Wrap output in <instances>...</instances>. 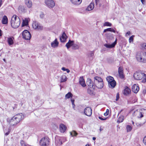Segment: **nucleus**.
<instances>
[{
    "label": "nucleus",
    "mask_w": 146,
    "mask_h": 146,
    "mask_svg": "<svg viewBox=\"0 0 146 146\" xmlns=\"http://www.w3.org/2000/svg\"><path fill=\"white\" fill-rule=\"evenodd\" d=\"M20 24V20L19 17L16 15H14L12 17L11 21V25L14 28L18 27Z\"/></svg>",
    "instance_id": "obj_1"
},
{
    "label": "nucleus",
    "mask_w": 146,
    "mask_h": 146,
    "mask_svg": "<svg viewBox=\"0 0 146 146\" xmlns=\"http://www.w3.org/2000/svg\"><path fill=\"white\" fill-rule=\"evenodd\" d=\"M106 79L108 82L109 87L111 88H114L116 85V82L114 80L113 78L110 76H108Z\"/></svg>",
    "instance_id": "obj_2"
},
{
    "label": "nucleus",
    "mask_w": 146,
    "mask_h": 146,
    "mask_svg": "<svg viewBox=\"0 0 146 146\" xmlns=\"http://www.w3.org/2000/svg\"><path fill=\"white\" fill-rule=\"evenodd\" d=\"M49 138L45 137L41 139L40 141V144L41 146H46L49 145Z\"/></svg>",
    "instance_id": "obj_3"
},
{
    "label": "nucleus",
    "mask_w": 146,
    "mask_h": 146,
    "mask_svg": "<svg viewBox=\"0 0 146 146\" xmlns=\"http://www.w3.org/2000/svg\"><path fill=\"white\" fill-rule=\"evenodd\" d=\"M145 74L143 73L137 72L134 74L133 77L135 80H140L144 78Z\"/></svg>",
    "instance_id": "obj_4"
},
{
    "label": "nucleus",
    "mask_w": 146,
    "mask_h": 146,
    "mask_svg": "<svg viewBox=\"0 0 146 146\" xmlns=\"http://www.w3.org/2000/svg\"><path fill=\"white\" fill-rule=\"evenodd\" d=\"M32 26L34 29L38 30H42L43 28V26L36 21L33 22Z\"/></svg>",
    "instance_id": "obj_5"
},
{
    "label": "nucleus",
    "mask_w": 146,
    "mask_h": 146,
    "mask_svg": "<svg viewBox=\"0 0 146 146\" xmlns=\"http://www.w3.org/2000/svg\"><path fill=\"white\" fill-rule=\"evenodd\" d=\"M23 38L25 40H29L31 38V35L27 30H24L22 33Z\"/></svg>",
    "instance_id": "obj_6"
},
{
    "label": "nucleus",
    "mask_w": 146,
    "mask_h": 146,
    "mask_svg": "<svg viewBox=\"0 0 146 146\" xmlns=\"http://www.w3.org/2000/svg\"><path fill=\"white\" fill-rule=\"evenodd\" d=\"M45 3L46 6L50 9L53 8L55 5V3L53 0H45Z\"/></svg>",
    "instance_id": "obj_7"
},
{
    "label": "nucleus",
    "mask_w": 146,
    "mask_h": 146,
    "mask_svg": "<svg viewBox=\"0 0 146 146\" xmlns=\"http://www.w3.org/2000/svg\"><path fill=\"white\" fill-rule=\"evenodd\" d=\"M22 115V113L17 114L13 117V118L15 119L17 122L18 123L23 119V116Z\"/></svg>",
    "instance_id": "obj_8"
},
{
    "label": "nucleus",
    "mask_w": 146,
    "mask_h": 146,
    "mask_svg": "<svg viewBox=\"0 0 146 146\" xmlns=\"http://www.w3.org/2000/svg\"><path fill=\"white\" fill-rule=\"evenodd\" d=\"M84 113L85 115L88 116H90L92 114V110L90 107H87L84 110Z\"/></svg>",
    "instance_id": "obj_9"
},
{
    "label": "nucleus",
    "mask_w": 146,
    "mask_h": 146,
    "mask_svg": "<svg viewBox=\"0 0 146 146\" xmlns=\"http://www.w3.org/2000/svg\"><path fill=\"white\" fill-rule=\"evenodd\" d=\"M118 73L119 77L121 79L124 78L125 77V75L123 72V68L122 67L120 66L118 68Z\"/></svg>",
    "instance_id": "obj_10"
},
{
    "label": "nucleus",
    "mask_w": 146,
    "mask_h": 146,
    "mask_svg": "<svg viewBox=\"0 0 146 146\" xmlns=\"http://www.w3.org/2000/svg\"><path fill=\"white\" fill-rule=\"evenodd\" d=\"M142 54L143 52H139L137 53L136 55V58L138 61L142 62Z\"/></svg>",
    "instance_id": "obj_11"
},
{
    "label": "nucleus",
    "mask_w": 146,
    "mask_h": 146,
    "mask_svg": "<svg viewBox=\"0 0 146 146\" xmlns=\"http://www.w3.org/2000/svg\"><path fill=\"white\" fill-rule=\"evenodd\" d=\"M86 83L88 86L90 88H94L95 86L94 85V84L93 83L92 81L90 78H88L86 81Z\"/></svg>",
    "instance_id": "obj_12"
},
{
    "label": "nucleus",
    "mask_w": 146,
    "mask_h": 146,
    "mask_svg": "<svg viewBox=\"0 0 146 146\" xmlns=\"http://www.w3.org/2000/svg\"><path fill=\"white\" fill-rule=\"evenodd\" d=\"M139 88L137 84H135L132 87V90L135 93H137L139 91Z\"/></svg>",
    "instance_id": "obj_13"
},
{
    "label": "nucleus",
    "mask_w": 146,
    "mask_h": 146,
    "mask_svg": "<svg viewBox=\"0 0 146 146\" xmlns=\"http://www.w3.org/2000/svg\"><path fill=\"white\" fill-rule=\"evenodd\" d=\"M79 83L82 86L84 87L86 86V84L83 77H81L79 79Z\"/></svg>",
    "instance_id": "obj_14"
},
{
    "label": "nucleus",
    "mask_w": 146,
    "mask_h": 146,
    "mask_svg": "<svg viewBox=\"0 0 146 146\" xmlns=\"http://www.w3.org/2000/svg\"><path fill=\"white\" fill-rule=\"evenodd\" d=\"M60 130L61 133H64L66 129V127L64 124L61 123L60 125Z\"/></svg>",
    "instance_id": "obj_15"
},
{
    "label": "nucleus",
    "mask_w": 146,
    "mask_h": 146,
    "mask_svg": "<svg viewBox=\"0 0 146 146\" xmlns=\"http://www.w3.org/2000/svg\"><path fill=\"white\" fill-rule=\"evenodd\" d=\"M117 43V39H116L115 40L113 43L111 44H104V46L106 47L107 48H111L114 47Z\"/></svg>",
    "instance_id": "obj_16"
},
{
    "label": "nucleus",
    "mask_w": 146,
    "mask_h": 146,
    "mask_svg": "<svg viewBox=\"0 0 146 146\" xmlns=\"http://www.w3.org/2000/svg\"><path fill=\"white\" fill-rule=\"evenodd\" d=\"M67 36L65 33H63L62 36L60 37V40L61 42H64L66 41Z\"/></svg>",
    "instance_id": "obj_17"
},
{
    "label": "nucleus",
    "mask_w": 146,
    "mask_h": 146,
    "mask_svg": "<svg viewBox=\"0 0 146 146\" xmlns=\"http://www.w3.org/2000/svg\"><path fill=\"white\" fill-rule=\"evenodd\" d=\"M59 42L57 41V38L55 40L51 43V46L52 47L55 48L58 46Z\"/></svg>",
    "instance_id": "obj_18"
},
{
    "label": "nucleus",
    "mask_w": 146,
    "mask_h": 146,
    "mask_svg": "<svg viewBox=\"0 0 146 146\" xmlns=\"http://www.w3.org/2000/svg\"><path fill=\"white\" fill-rule=\"evenodd\" d=\"M14 38L13 36L8 38L7 41L8 44L10 45H13L14 43Z\"/></svg>",
    "instance_id": "obj_19"
},
{
    "label": "nucleus",
    "mask_w": 146,
    "mask_h": 146,
    "mask_svg": "<svg viewBox=\"0 0 146 146\" xmlns=\"http://www.w3.org/2000/svg\"><path fill=\"white\" fill-rule=\"evenodd\" d=\"M25 2L28 8H30L31 7L32 4L31 0H25Z\"/></svg>",
    "instance_id": "obj_20"
},
{
    "label": "nucleus",
    "mask_w": 146,
    "mask_h": 146,
    "mask_svg": "<svg viewBox=\"0 0 146 146\" xmlns=\"http://www.w3.org/2000/svg\"><path fill=\"white\" fill-rule=\"evenodd\" d=\"M94 84H95L97 83L103 81L102 79L100 77L96 76L94 77Z\"/></svg>",
    "instance_id": "obj_21"
},
{
    "label": "nucleus",
    "mask_w": 146,
    "mask_h": 146,
    "mask_svg": "<svg viewBox=\"0 0 146 146\" xmlns=\"http://www.w3.org/2000/svg\"><path fill=\"white\" fill-rule=\"evenodd\" d=\"M74 41L73 40H69L68 42L65 45L67 49L69 48L71 46L72 47Z\"/></svg>",
    "instance_id": "obj_22"
},
{
    "label": "nucleus",
    "mask_w": 146,
    "mask_h": 146,
    "mask_svg": "<svg viewBox=\"0 0 146 146\" xmlns=\"http://www.w3.org/2000/svg\"><path fill=\"white\" fill-rule=\"evenodd\" d=\"M95 86H96V87L98 88L101 89L103 88L104 86L103 82L102 81L99 82L96 84H94Z\"/></svg>",
    "instance_id": "obj_23"
},
{
    "label": "nucleus",
    "mask_w": 146,
    "mask_h": 146,
    "mask_svg": "<svg viewBox=\"0 0 146 146\" xmlns=\"http://www.w3.org/2000/svg\"><path fill=\"white\" fill-rule=\"evenodd\" d=\"M71 2L74 5H79L81 4L82 0H70Z\"/></svg>",
    "instance_id": "obj_24"
},
{
    "label": "nucleus",
    "mask_w": 146,
    "mask_h": 146,
    "mask_svg": "<svg viewBox=\"0 0 146 146\" xmlns=\"http://www.w3.org/2000/svg\"><path fill=\"white\" fill-rule=\"evenodd\" d=\"M15 120V119L13 118V117L10 120L9 123L11 126H14L17 125L18 123Z\"/></svg>",
    "instance_id": "obj_25"
},
{
    "label": "nucleus",
    "mask_w": 146,
    "mask_h": 146,
    "mask_svg": "<svg viewBox=\"0 0 146 146\" xmlns=\"http://www.w3.org/2000/svg\"><path fill=\"white\" fill-rule=\"evenodd\" d=\"M19 11L20 13H24L25 12V7L23 6L20 5L18 8Z\"/></svg>",
    "instance_id": "obj_26"
},
{
    "label": "nucleus",
    "mask_w": 146,
    "mask_h": 146,
    "mask_svg": "<svg viewBox=\"0 0 146 146\" xmlns=\"http://www.w3.org/2000/svg\"><path fill=\"white\" fill-rule=\"evenodd\" d=\"M94 3H91L86 9V10L89 11L92 10L94 8Z\"/></svg>",
    "instance_id": "obj_27"
},
{
    "label": "nucleus",
    "mask_w": 146,
    "mask_h": 146,
    "mask_svg": "<svg viewBox=\"0 0 146 146\" xmlns=\"http://www.w3.org/2000/svg\"><path fill=\"white\" fill-rule=\"evenodd\" d=\"M2 23L3 24H6L8 23V19L7 17L5 15L2 18Z\"/></svg>",
    "instance_id": "obj_28"
},
{
    "label": "nucleus",
    "mask_w": 146,
    "mask_h": 146,
    "mask_svg": "<svg viewBox=\"0 0 146 146\" xmlns=\"http://www.w3.org/2000/svg\"><path fill=\"white\" fill-rule=\"evenodd\" d=\"M79 48V46L78 44L74 43V41L73 43V44L72 47V48L73 50H78Z\"/></svg>",
    "instance_id": "obj_29"
},
{
    "label": "nucleus",
    "mask_w": 146,
    "mask_h": 146,
    "mask_svg": "<svg viewBox=\"0 0 146 146\" xmlns=\"http://www.w3.org/2000/svg\"><path fill=\"white\" fill-rule=\"evenodd\" d=\"M135 113H136V114H138L139 115H137V117L139 118H141L143 117L144 115H143L142 113L140 112H139L137 110L135 111L134 112Z\"/></svg>",
    "instance_id": "obj_30"
},
{
    "label": "nucleus",
    "mask_w": 146,
    "mask_h": 146,
    "mask_svg": "<svg viewBox=\"0 0 146 146\" xmlns=\"http://www.w3.org/2000/svg\"><path fill=\"white\" fill-rule=\"evenodd\" d=\"M131 90L128 87H127L124 90V94L125 95H127L130 93Z\"/></svg>",
    "instance_id": "obj_31"
},
{
    "label": "nucleus",
    "mask_w": 146,
    "mask_h": 146,
    "mask_svg": "<svg viewBox=\"0 0 146 146\" xmlns=\"http://www.w3.org/2000/svg\"><path fill=\"white\" fill-rule=\"evenodd\" d=\"M142 62H146V52H143L142 54Z\"/></svg>",
    "instance_id": "obj_32"
},
{
    "label": "nucleus",
    "mask_w": 146,
    "mask_h": 146,
    "mask_svg": "<svg viewBox=\"0 0 146 146\" xmlns=\"http://www.w3.org/2000/svg\"><path fill=\"white\" fill-rule=\"evenodd\" d=\"M28 24V19L27 18H25L24 20H23L22 26L24 27L25 26L27 25Z\"/></svg>",
    "instance_id": "obj_33"
},
{
    "label": "nucleus",
    "mask_w": 146,
    "mask_h": 146,
    "mask_svg": "<svg viewBox=\"0 0 146 146\" xmlns=\"http://www.w3.org/2000/svg\"><path fill=\"white\" fill-rule=\"evenodd\" d=\"M124 119V117L123 115L120 116L118 118L117 122L119 123L122 122Z\"/></svg>",
    "instance_id": "obj_34"
},
{
    "label": "nucleus",
    "mask_w": 146,
    "mask_h": 146,
    "mask_svg": "<svg viewBox=\"0 0 146 146\" xmlns=\"http://www.w3.org/2000/svg\"><path fill=\"white\" fill-rule=\"evenodd\" d=\"M107 31L112 32L114 33H115V30L114 29H113L112 28H109L104 29V32L105 33Z\"/></svg>",
    "instance_id": "obj_35"
},
{
    "label": "nucleus",
    "mask_w": 146,
    "mask_h": 146,
    "mask_svg": "<svg viewBox=\"0 0 146 146\" xmlns=\"http://www.w3.org/2000/svg\"><path fill=\"white\" fill-rule=\"evenodd\" d=\"M66 80V77L65 75L62 76L61 77V82H63Z\"/></svg>",
    "instance_id": "obj_36"
},
{
    "label": "nucleus",
    "mask_w": 146,
    "mask_h": 146,
    "mask_svg": "<svg viewBox=\"0 0 146 146\" xmlns=\"http://www.w3.org/2000/svg\"><path fill=\"white\" fill-rule=\"evenodd\" d=\"M72 94L71 92H69L66 95L65 98L67 99H68L72 97Z\"/></svg>",
    "instance_id": "obj_37"
},
{
    "label": "nucleus",
    "mask_w": 146,
    "mask_h": 146,
    "mask_svg": "<svg viewBox=\"0 0 146 146\" xmlns=\"http://www.w3.org/2000/svg\"><path fill=\"white\" fill-rule=\"evenodd\" d=\"M141 47L142 49L143 50H146V43H142L141 44Z\"/></svg>",
    "instance_id": "obj_38"
},
{
    "label": "nucleus",
    "mask_w": 146,
    "mask_h": 146,
    "mask_svg": "<svg viewBox=\"0 0 146 146\" xmlns=\"http://www.w3.org/2000/svg\"><path fill=\"white\" fill-rule=\"evenodd\" d=\"M70 135L72 136H76L78 135L77 133L74 131H72V132H70Z\"/></svg>",
    "instance_id": "obj_39"
},
{
    "label": "nucleus",
    "mask_w": 146,
    "mask_h": 146,
    "mask_svg": "<svg viewBox=\"0 0 146 146\" xmlns=\"http://www.w3.org/2000/svg\"><path fill=\"white\" fill-rule=\"evenodd\" d=\"M111 25L112 24L111 23L108 22H105L103 25L104 26H107L110 27L111 26Z\"/></svg>",
    "instance_id": "obj_40"
},
{
    "label": "nucleus",
    "mask_w": 146,
    "mask_h": 146,
    "mask_svg": "<svg viewBox=\"0 0 146 146\" xmlns=\"http://www.w3.org/2000/svg\"><path fill=\"white\" fill-rule=\"evenodd\" d=\"M126 128L127 129V132L131 131L132 129V127L131 126L129 125H127L126 127Z\"/></svg>",
    "instance_id": "obj_41"
},
{
    "label": "nucleus",
    "mask_w": 146,
    "mask_h": 146,
    "mask_svg": "<svg viewBox=\"0 0 146 146\" xmlns=\"http://www.w3.org/2000/svg\"><path fill=\"white\" fill-rule=\"evenodd\" d=\"M109 109H107L106 112L104 114V116H106L108 115L109 114Z\"/></svg>",
    "instance_id": "obj_42"
},
{
    "label": "nucleus",
    "mask_w": 146,
    "mask_h": 146,
    "mask_svg": "<svg viewBox=\"0 0 146 146\" xmlns=\"http://www.w3.org/2000/svg\"><path fill=\"white\" fill-rule=\"evenodd\" d=\"M142 82L143 83H144L146 82V74H145V76H144V78L142 79Z\"/></svg>",
    "instance_id": "obj_43"
},
{
    "label": "nucleus",
    "mask_w": 146,
    "mask_h": 146,
    "mask_svg": "<svg viewBox=\"0 0 146 146\" xmlns=\"http://www.w3.org/2000/svg\"><path fill=\"white\" fill-rule=\"evenodd\" d=\"M133 36H130L129 39V41L130 42H131V41H133Z\"/></svg>",
    "instance_id": "obj_44"
},
{
    "label": "nucleus",
    "mask_w": 146,
    "mask_h": 146,
    "mask_svg": "<svg viewBox=\"0 0 146 146\" xmlns=\"http://www.w3.org/2000/svg\"><path fill=\"white\" fill-rule=\"evenodd\" d=\"M55 143L56 144H57V145H61L62 144V143L61 141H59V142L58 143H57V140H56L55 141Z\"/></svg>",
    "instance_id": "obj_45"
},
{
    "label": "nucleus",
    "mask_w": 146,
    "mask_h": 146,
    "mask_svg": "<svg viewBox=\"0 0 146 146\" xmlns=\"http://www.w3.org/2000/svg\"><path fill=\"white\" fill-rule=\"evenodd\" d=\"M143 142L144 144L146 145V136L144 137L143 140Z\"/></svg>",
    "instance_id": "obj_46"
},
{
    "label": "nucleus",
    "mask_w": 146,
    "mask_h": 146,
    "mask_svg": "<svg viewBox=\"0 0 146 146\" xmlns=\"http://www.w3.org/2000/svg\"><path fill=\"white\" fill-rule=\"evenodd\" d=\"M40 17L41 19H43L44 17V15L43 13H41L40 14Z\"/></svg>",
    "instance_id": "obj_47"
},
{
    "label": "nucleus",
    "mask_w": 146,
    "mask_h": 146,
    "mask_svg": "<svg viewBox=\"0 0 146 146\" xmlns=\"http://www.w3.org/2000/svg\"><path fill=\"white\" fill-rule=\"evenodd\" d=\"M90 57H93L94 56V53L93 52H91L90 53Z\"/></svg>",
    "instance_id": "obj_48"
},
{
    "label": "nucleus",
    "mask_w": 146,
    "mask_h": 146,
    "mask_svg": "<svg viewBox=\"0 0 146 146\" xmlns=\"http://www.w3.org/2000/svg\"><path fill=\"white\" fill-rule=\"evenodd\" d=\"M119 93H117V94L116 98V101H117L118 100V99H119Z\"/></svg>",
    "instance_id": "obj_49"
},
{
    "label": "nucleus",
    "mask_w": 146,
    "mask_h": 146,
    "mask_svg": "<svg viewBox=\"0 0 146 146\" xmlns=\"http://www.w3.org/2000/svg\"><path fill=\"white\" fill-rule=\"evenodd\" d=\"M98 118H99L100 119V120H103H103H106L107 119V118H102L101 117H100V116Z\"/></svg>",
    "instance_id": "obj_50"
},
{
    "label": "nucleus",
    "mask_w": 146,
    "mask_h": 146,
    "mask_svg": "<svg viewBox=\"0 0 146 146\" xmlns=\"http://www.w3.org/2000/svg\"><path fill=\"white\" fill-rule=\"evenodd\" d=\"M71 101L72 103V105H73L74 104V99H71Z\"/></svg>",
    "instance_id": "obj_51"
},
{
    "label": "nucleus",
    "mask_w": 146,
    "mask_h": 146,
    "mask_svg": "<svg viewBox=\"0 0 146 146\" xmlns=\"http://www.w3.org/2000/svg\"><path fill=\"white\" fill-rule=\"evenodd\" d=\"M141 2L143 4H144L145 3V0H140Z\"/></svg>",
    "instance_id": "obj_52"
},
{
    "label": "nucleus",
    "mask_w": 146,
    "mask_h": 146,
    "mask_svg": "<svg viewBox=\"0 0 146 146\" xmlns=\"http://www.w3.org/2000/svg\"><path fill=\"white\" fill-rule=\"evenodd\" d=\"M143 93L144 94H145L146 93V90H144L143 91Z\"/></svg>",
    "instance_id": "obj_53"
},
{
    "label": "nucleus",
    "mask_w": 146,
    "mask_h": 146,
    "mask_svg": "<svg viewBox=\"0 0 146 146\" xmlns=\"http://www.w3.org/2000/svg\"><path fill=\"white\" fill-rule=\"evenodd\" d=\"M61 69L63 71H65L66 69L64 67H62V68Z\"/></svg>",
    "instance_id": "obj_54"
},
{
    "label": "nucleus",
    "mask_w": 146,
    "mask_h": 146,
    "mask_svg": "<svg viewBox=\"0 0 146 146\" xmlns=\"http://www.w3.org/2000/svg\"><path fill=\"white\" fill-rule=\"evenodd\" d=\"M72 107H73V109L74 110H75V106L74 104L73 105H72Z\"/></svg>",
    "instance_id": "obj_55"
},
{
    "label": "nucleus",
    "mask_w": 146,
    "mask_h": 146,
    "mask_svg": "<svg viewBox=\"0 0 146 146\" xmlns=\"http://www.w3.org/2000/svg\"><path fill=\"white\" fill-rule=\"evenodd\" d=\"M88 92L90 94H92V93H91V91L90 90H88Z\"/></svg>",
    "instance_id": "obj_56"
},
{
    "label": "nucleus",
    "mask_w": 146,
    "mask_h": 146,
    "mask_svg": "<svg viewBox=\"0 0 146 146\" xmlns=\"http://www.w3.org/2000/svg\"><path fill=\"white\" fill-rule=\"evenodd\" d=\"M2 4V0H0V7Z\"/></svg>",
    "instance_id": "obj_57"
},
{
    "label": "nucleus",
    "mask_w": 146,
    "mask_h": 146,
    "mask_svg": "<svg viewBox=\"0 0 146 146\" xmlns=\"http://www.w3.org/2000/svg\"><path fill=\"white\" fill-rule=\"evenodd\" d=\"M10 132L8 131L7 133H6L5 134V135L6 136L7 135H9V134Z\"/></svg>",
    "instance_id": "obj_58"
},
{
    "label": "nucleus",
    "mask_w": 146,
    "mask_h": 146,
    "mask_svg": "<svg viewBox=\"0 0 146 146\" xmlns=\"http://www.w3.org/2000/svg\"><path fill=\"white\" fill-rule=\"evenodd\" d=\"M130 31H128L126 33V35H130Z\"/></svg>",
    "instance_id": "obj_59"
},
{
    "label": "nucleus",
    "mask_w": 146,
    "mask_h": 146,
    "mask_svg": "<svg viewBox=\"0 0 146 146\" xmlns=\"http://www.w3.org/2000/svg\"><path fill=\"white\" fill-rule=\"evenodd\" d=\"M66 71L68 73H69L70 72V70L68 69H66Z\"/></svg>",
    "instance_id": "obj_60"
},
{
    "label": "nucleus",
    "mask_w": 146,
    "mask_h": 146,
    "mask_svg": "<svg viewBox=\"0 0 146 146\" xmlns=\"http://www.w3.org/2000/svg\"><path fill=\"white\" fill-rule=\"evenodd\" d=\"M2 35V31L1 29H0V36H1Z\"/></svg>",
    "instance_id": "obj_61"
},
{
    "label": "nucleus",
    "mask_w": 146,
    "mask_h": 146,
    "mask_svg": "<svg viewBox=\"0 0 146 146\" xmlns=\"http://www.w3.org/2000/svg\"><path fill=\"white\" fill-rule=\"evenodd\" d=\"M99 0H95L96 4V5L97 4V2Z\"/></svg>",
    "instance_id": "obj_62"
},
{
    "label": "nucleus",
    "mask_w": 146,
    "mask_h": 146,
    "mask_svg": "<svg viewBox=\"0 0 146 146\" xmlns=\"http://www.w3.org/2000/svg\"><path fill=\"white\" fill-rule=\"evenodd\" d=\"M96 139V138L95 137H93L92 138V139L94 140H95Z\"/></svg>",
    "instance_id": "obj_63"
},
{
    "label": "nucleus",
    "mask_w": 146,
    "mask_h": 146,
    "mask_svg": "<svg viewBox=\"0 0 146 146\" xmlns=\"http://www.w3.org/2000/svg\"><path fill=\"white\" fill-rule=\"evenodd\" d=\"M85 146H90L89 144H87Z\"/></svg>",
    "instance_id": "obj_64"
}]
</instances>
